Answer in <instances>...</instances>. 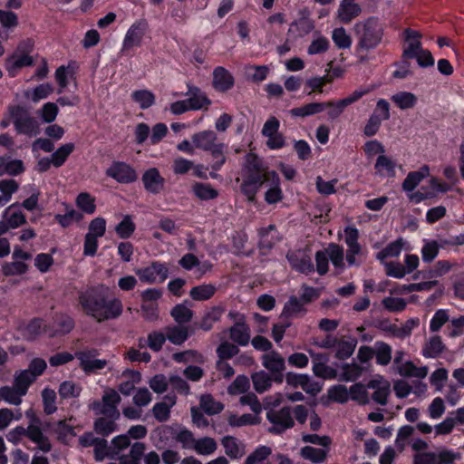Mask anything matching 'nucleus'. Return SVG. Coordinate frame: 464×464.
Here are the masks:
<instances>
[{
    "mask_svg": "<svg viewBox=\"0 0 464 464\" xmlns=\"http://www.w3.org/2000/svg\"><path fill=\"white\" fill-rule=\"evenodd\" d=\"M108 292L109 287L100 285L82 293L79 300L85 314L100 323L121 316L123 312L121 301L117 297L109 299Z\"/></svg>",
    "mask_w": 464,
    "mask_h": 464,
    "instance_id": "obj_1",
    "label": "nucleus"
},
{
    "mask_svg": "<svg viewBox=\"0 0 464 464\" xmlns=\"http://www.w3.org/2000/svg\"><path fill=\"white\" fill-rule=\"evenodd\" d=\"M269 170L263 160L253 153L246 156L242 168L243 182L241 190L249 201H254L261 186L267 180Z\"/></svg>",
    "mask_w": 464,
    "mask_h": 464,
    "instance_id": "obj_2",
    "label": "nucleus"
},
{
    "mask_svg": "<svg viewBox=\"0 0 464 464\" xmlns=\"http://www.w3.org/2000/svg\"><path fill=\"white\" fill-rule=\"evenodd\" d=\"M353 29L357 38L356 52L373 50L382 41L384 26L377 17L358 22Z\"/></svg>",
    "mask_w": 464,
    "mask_h": 464,
    "instance_id": "obj_3",
    "label": "nucleus"
},
{
    "mask_svg": "<svg viewBox=\"0 0 464 464\" xmlns=\"http://www.w3.org/2000/svg\"><path fill=\"white\" fill-rule=\"evenodd\" d=\"M33 46L32 40L22 41L14 53L6 58L5 67L11 77H14L21 68L33 65V57L26 53L32 50Z\"/></svg>",
    "mask_w": 464,
    "mask_h": 464,
    "instance_id": "obj_4",
    "label": "nucleus"
},
{
    "mask_svg": "<svg viewBox=\"0 0 464 464\" xmlns=\"http://www.w3.org/2000/svg\"><path fill=\"white\" fill-rule=\"evenodd\" d=\"M8 111L18 133L29 137L36 136L40 133L38 122L23 107L19 105L11 106Z\"/></svg>",
    "mask_w": 464,
    "mask_h": 464,
    "instance_id": "obj_5",
    "label": "nucleus"
},
{
    "mask_svg": "<svg viewBox=\"0 0 464 464\" xmlns=\"http://www.w3.org/2000/svg\"><path fill=\"white\" fill-rule=\"evenodd\" d=\"M121 401L119 393L113 389L104 391L102 401H94L89 408L97 415H105L114 419L120 418V411L118 405Z\"/></svg>",
    "mask_w": 464,
    "mask_h": 464,
    "instance_id": "obj_6",
    "label": "nucleus"
},
{
    "mask_svg": "<svg viewBox=\"0 0 464 464\" xmlns=\"http://www.w3.org/2000/svg\"><path fill=\"white\" fill-rule=\"evenodd\" d=\"M139 279L147 284L163 283L169 275V267L166 263L151 262L149 266L135 270Z\"/></svg>",
    "mask_w": 464,
    "mask_h": 464,
    "instance_id": "obj_7",
    "label": "nucleus"
},
{
    "mask_svg": "<svg viewBox=\"0 0 464 464\" xmlns=\"http://www.w3.org/2000/svg\"><path fill=\"white\" fill-rule=\"evenodd\" d=\"M191 139L197 150L210 152V154H220L221 150L226 149V145L218 141L217 133L211 130L198 131L191 136Z\"/></svg>",
    "mask_w": 464,
    "mask_h": 464,
    "instance_id": "obj_8",
    "label": "nucleus"
},
{
    "mask_svg": "<svg viewBox=\"0 0 464 464\" xmlns=\"http://www.w3.org/2000/svg\"><path fill=\"white\" fill-rule=\"evenodd\" d=\"M266 419L272 424L270 431L276 434L284 432L295 424L292 410L289 407H283L278 410L270 409L266 412Z\"/></svg>",
    "mask_w": 464,
    "mask_h": 464,
    "instance_id": "obj_9",
    "label": "nucleus"
},
{
    "mask_svg": "<svg viewBox=\"0 0 464 464\" xmlns=\"http://www.w3.org/2000/svg\"><path fill=\"white\" fill-rule=\"evenodd\" d=\"M148 23L144 19L134 22L125 34L121 51H130L134 47H140L148 31Z\"/></svg>",
    "mask_w": 464,
    "mask_h": 464,
    "instance_id": "obj_10",
    "label": "nucleus"
},
{
    "mask_svg": "<svg viewBox=\"0 0 464 464\" xmlns=\"http://www.w3.org/2000/svg\"><path fill=\"white\" fill-rule=\"evenodd\" d=\"M344 242L347 246L346 262L350 266H360V262L356 260V256L362 253V246L359 244V230L348 226L344 228Z\"/></svg>",
    "mask_w": 464,
    "mask_h": 464,
    "instance_id": "obj_11",
    "label": "nucleus"
},
{
    "mask_svg": "<svg viewBox=\"0 0 464 464\" xmlns=\"http://www.w3.org/2000/svg\"><path fill=\"white\" fill-rule=\"evenodd\" d=\"M106 175L122 184L132 183L137 179L136 170L123 161H113L106 169Z\"/></svg>",
    "mask_w": 464,
    "mask_h": 464,
    "instance_id": "obj_12",
    "label": "nucleus"
},
{
    "mask_svg": "<svg viewBox=\"0 0 464 464\" xmlns=\"http://www.w3.org/2000/svg\"><path fill=\"white\" fill-rule=\"evenodd\" d=\"M261 361L262 365L275 376V382L281 383L283 381V372L285 369L284 357L276 351H270L261 356Z\"/></svg>",
    "mask_w": 464,
    "mask_h": 464,
    "instance_id": "obj_13",
    "label": "nucleus"
},
{
    "mask_svg": "<svg viewBox=\"0 0 464 464\" xmlns=\"http://www.w3.org/2000/svg\"><path fill=\"white\" fill-rule=\"evenodd\" d=\"M99 354L95 349H87L76 353L75 356L80 361V365L85 372H95L102 370L106 364V360L97 359Z\"/></svg>",
    "mask_w": 464,
    "mask_h": 464,
    "instance_id": "obj_14",
    "label": "nucleus"
},
{
    "mask_svg": "<svg viewBox=\"0 0 464 464\" xmlns=\"http://www.w3.org/2000/svg\"><path fill=\"white\" fill-rule=\"evenodd\" d=\"M286 257L292 268L300 273L308 275L314 270L311 257L303 250L291 251Z\"/></svg>",
    "mask_w": 464,
    "mask_h": 464,
    "instance_id": "obj_15",
    "label": "nucleus"
},
{
    "mask_svg": "<svg viewBox=\"0 0 464 464\" xmlns=\"http://www.w3.org/2000/svg\"><path fill=\"white\" fill-rule=\"evenodd\" d=\"M146 191L151 194L160 193L165 185V179L160 175L157 168H150L141 177Z\"/></svg>",
    "mask_w": 464,
    "mask_h": 464,
    "instance_id": "obj_16",
    "label": "nucleus"
},
{
    "mask_svg": "<svg viewBox=\"0 0 464 464\" xmlns=\"http://www.w3.org/2000/svg\"><path fill=\"white\" fill-rule=\"evenodd\" d=\"M367 387L374 390L372 399L375 402L381 405L387 404V398L390 394L391 385L386 379L378 375L368 382Z\"/></svg>",
    "mask_w": 464,
    "mask_h": 464,
    "instance_id": "obj_17",
    "label": "nucleus"
},
{
    "mask_svg": "<svg viewBox=\"0 0 464 464\" xmlns=\"http://www.w3.org/2000/svg\"><path fill=\"white\" fill-rule=\"evenodd\" d=\"M235 83L231 72L223 66H218L213 71V87L215 90L225 92L230 90Z\"/></svg>",
    "mask_w": 464,
    "mask_h": 464,
    "instance_id": "obj_18",
    "label": "nucleus"
},
{
    "mask_svg": "<svg viewBox=\"0 0 464 464\" xmlns=\"http://www.w3.org/2000/svg\"><path fill=\"white\" fill-rule=\"evenodd\" d=\"M269 188L265 193V200L267 204H276L283 199V191L280 187V179L278 174L271 170L269 172L267 180L265 182Z\"/></svg>",
    "mask_w": 464,
    "mask_h": 464,
    "instance_id": "obj_19",
    "label": "nucleus"
},
{
    "mask_svg": "<svg viewBox=\"0 0 464 464\" xmlns=\"http://www.w3.org/2000/svg\"><path fill=\"white\" fill-rule=\"evenodd\" d=\"M362 9L355 0H342L337 9V17L343 24H349L359 16Z\"/></svg>",
    "mask_w": 464,
    "mask_h": 464,
    "instance_id": "obj_20",
    "label": "nucleus"
},
{
    "mask_svg": "<svg viewBox=\"0 0 464 464\" xmlns=\"http://www.w3.org/2000/svg\"><path fill=\"white\" fill-rule=\"evenodd\" d=\"M449 260H439L431 267L418 272L423 279L433 280L447 275L454 266Z\"/></svg>",
    "mask_w": 464,
    "mask_h": 464,
    "instance_id": "obj_21",
    "label": "nucleus"
},
{
    "mask_svg": "<svg viewBox=\"0 0 464 464\" xmlns=\"http://www.w3.org/2000/svg\"><path fill=\"white\" fill-rule=\"evenodd\" d=\"M177 398L174 394H168L163 401L156 403L152 408L155 419L160 422L167 421L170 415V409L176 404Z\"/></svg>",
    "mask_w": 464,
    "mask_h": 464,
    "instance_id": "obj_22",
    "label": "nucleus"
},
{
    "mask_svg": "<svg viewBox=\"0 0 464 464\" xmlns=\"http://www.w3.org/2000/svg\"><path fill=\"white\" fill-rule=\"evenodd\" d=\"M25 436L38 446L43 452H49L52 449L51 443L46 436L44 435L39 426L31 423L25 428Z\"/></svg>",
    "mask_w": 464,
    "mask_h": 464,
    "instance_id": "obj_23",
    "label": "nucleus"
},
{
    "mask_svg": "<svg viewBox=\"0 0 464 464\" xmlns=\"http://www.w3.org/2000/svg\"><path fill=\"white\" fill-rule=\"evenodd\" d=\"M357 343V339L351 335L338 338L334 349L335 357L339 360L348 359L353 355Z\"/></svg>",
    "mask_w": 464,
    "mask_h": 464,
    "instance_id": "obj_24",
    "label": "nucleus"
},
{
    "mask_svg": "<svg viewBox=\"0 0 464 464\" xmlns=\"http://www.w3.org/2000/svg\"><path fill=\"white\" fill-rule=\"evenodd\" d=\"M305 304L295 295L289 297L288 301L285 304L281 316L286 318L302 317L306 314Z\"/></svg>",
    "mask_w": 464,
    "mask_h": 464,
    "instance_id": "obj_25",
    "label": "nucleus"
},
{
    "mask_svg": "<svg viewBox=\"0 0 464 464\" xmlns=\"http://www.w3.org/2000/svg\"><path fill=\"white\" fill-rule=\"evenodd\" d=\"M187 95L188 106L193 111L200 110L211 103L206 93L196 86H188Z\"/></svg>",
    "mask_w": 464,
    "mask_h": 464,
    "instance_id": "obj_26",
    "label": "nucleus"
},
{
    "mask_svg": "<svg viewBox=\"0 0 464 464\" xmlns=\"http://www.w3.org/2000/svg\"><path fill=\"white\" fill-rule=\"evenodd\" d=\"M259 246L263 253L270 250L280 239L275 225H269L266 227L261 228L259 230Z\"/></svg>",
    "mask_w": 464,
    "mask_h": 464,
    "instance_id": "obj_27",
    "label": "nucleus"
},
{
    "mask_svg": "<svg viewBox=\"0 0 464 464\" xmlns=\"http://www.w3.org/2000/svg\"><path fill=\"white\" fill-rule=\"evenodd\" d=\"M3 218L6 220L12 229L17 228L26 222V218L17 204H12L6 208L3 213Z\"/></svg>",
    "mask_w": 464,
    "mask_h": 464,
    "instance_id": "obj_28",
    "label": "nucleus"
},
{
    "mask_svg": "<svg viewBox=\"0 0 464 464\" xmlns=\"http://www.w3.org/2000/svg\"><path fill=\"white\" fill-rule=\"evenodd\" d=\"M398 373L402 377L424 379L429 373L428 366H417L412 361H405Z\"/></svg>",
    "mask_w": 464,
    "mask_h": 464,
    "instance_id": "obj_29",
    "label": "nucleus"
},
{
    "mask_svg": "<svg viewBox=\"0 0 464 464\" xmlns=\"http://www.w3.org/2000/svg\"><path fill=\"white\" fill-rule=\"evenodd\" d=\"M329 447L314 448L312 446H305L300 450V455L303 459L316 464L324 462L327 459Z\"/></svg>",
    "mask_w": 464,
    "mask_h": 464,
    "instance_id": "obj_30",
    "label": "nucleus"
},
{
    "mask_svg": "<svg viewBox=\"0 0 464 464\" xmlns=\"http://www.w3.org/2000/svg\"><path fill=\"white\" fill-rule=\"evenodd\" d=\"M226 454L231 459L241 458L245 454V445L235 437L227 436L222 440Z\"/></svg>",
    "mask_w": 464,
    "mask_h": 464,
    "instance_id": "obj_31",
    "label": "nucleus"
},
{
    "mask_svg": "<svg viewBox=\"0 0 464 464\" xmlns=\"http://www.w3.org/2000/svg\"><path fill=\"white\" fill-rule=\"evenodd\" d=\"M324 250L327 253L328 258L332 262L334 268L338 272L343 271L345 268V264L343 246L334 243H331Z\"/></svg>",
    "mask_w": 464,
    "mask_h": 464,
    "instance_id": "obj_32",
    "label": "nucleus"
},
{
    "mask_svg": "<svg viewBox=\"0 0 464 464\" xmlns=\"http://www.w3.org/2000/svg\"><path fill=\"white\" fill-rule=\"evenodd\" d=\"M24 171V164L20 160L11 157L0 158V177L4 175L15 176Z\"/></svg>",
    "mask_w": 464,
    "mask_h": 464,
    "instance_id": "obj_33",
    "label": "nucleus"
},
{
    "mask_svg": "<svg viewBox=\"0 0 464 464\" xmlns=\"http://www.w3.org/2000/svg\"><path fill=\"white\" fill-rule=\"evenodd\" d=\"M75 72V63H70L68 65H62L55 71V80L59 85L58 92L61 93L68 86L69 79L72 78Z\"/></svg>",
    "mask_w": 464,
    "mask_h": 464,
    "instance_id": "obj_34",
    "label": "nucleus"
},
{
    "mask_svg": "<svg viewBox=\"0 0 464 464\" xmlns=\"http://www.w3.org/2000/svg\"><path fill=\"white\" fill-rule=\"evenodd\" d=\"M254 389L258 393H263L272 387L275 376L270 375L265 371H259L251 376Z\"/></svg>",
    "mask_w": 464,
    "mask_h": 464,
    "instance_id": "obj_35",
    "label": "nucleus"
},
{
    "mask_svg": "<svg viewBox=\"0 0 464 464\" xmlns=\"http://www.w3.org/2000/svg\"><path fill=\"white\" fill-rule=\"evenodd\" d=\"M326 109V104L322 102H310L306 103L301 107L294 108L290 110V114L293 117H301L305 118L308 116H313L317 113L322 112Z\"/></svg>",
    "mask_w": 464,
    "mask_h": 464,
    "instance_id": "obj_36",
    "label": "nucleus"
},
{
    "mask_svg": "<svg viewBox=\"0 0 464 464\" xmlns=\"http://www.w3.org/2000/svg\"><path fill=\"white\" fill-rule=\"evenodd\" d=\"M374 356L377 364L387 366L392 359V346L382 341L376 342L374 343Z\"/></svg>",
    "mask_w": 464,
    "mask_h": 464,
    "instance_id": "obj_37",
    "label": "nucleus"
},
{
    "mask_svg": "<svg viewBox=\"0 0 464 464\" xmlns=\"http://www.w3.org/2000/svg\"><path fill=\"white\" fill-rule=\"evenodd\" d=\"M391 100L401 110L412 109L417 104V96L410 92H399L392 95Z\"/></svg>",
    "mask_w": 464,
    "mask_h": 464,
    "instance_id": "obj_38",
    "label": "nucleus"
},
{
    "mask_svg": "<svg viewBox=\"0 0 464 464\" xmlns=\"http://www.w3.org/2000/svg\"><path fill=\"white\" fill-rule=\"evenodd\" d=\"M444 350V344L440 336L430 337L423 345L421 354L425 358H436Z\"/></svg>",
    "mask_w": 464,
    "mask_h": 464,
    "instance_id": "obj_39",
    "label": "nucleus"
},
{
    "mask_svg": "<svg viewBox=\"0 0 464 464\" xmlns=\"http://www.w3.org/2000/svg\"><path fill=\"white\" fill-rule=\"evenodd\" d=\"M395 167V161L392 159L382 154L377 158L374 169L380 176L394 177Z\"/></svg>",
    "mask_w": 464,
    "mask_h": 464,
    "instance_id": "obj_40",
    "label": "nucleus"
},
{
    "mask_svg": "<svg viewBox=\"0 0 464 464\" xmlns=\"http://www.w3.org/2000/svg\"><path fill=\"white\" fill-rule=\"evenodd\" d=\"M117 420L118 419L103 415L102 417H100L95 420L94 430L98 434L102 436H109L110 434L117 430Z\"/></svg>",
    "mask_w": 464,
    "mask_h": 464,
    "instance_id": "obj_41",
    "label": "nucleus"
},
{
    "mask_svg": "<svg viewBox=\"0 0 464 464\" xmlns=\"http://www.w3.org/2000/svg\"><path fill=\"white\" fill-rule=\"evenodd\" d=\"M429 172L428 166H423L419 171L410 172L402 183V188L405 191H412L429 175Z\"/></svg>",
    "mask_w": 464,
    "mask_h": 464,
    "instance_id": "obj_42",
    "label": "nucleus"
},
{
    "mask_svg": "<svg viewBox=\"0 0 464 464\" xmlns=\"http://www.w3.org/2000/svg\"><path fill=\"white\" fill-rule=\"evenodd\" d=\"M332 40L340 50L350 49L353 44L352 36L343 26L334 28L331 34Z\"/></svg>",
    "mask_w": 464,
    "mask_h": 464,
    "instance_id": "obj_43",
    "label": "nucleus"
},
{
    "mask_svg": "<svg viewBox=\"0 0 464 464\" xmlns=\"http://www.w3.org/2000/svg\"><path fill=\"white\" fill-rule=\"evenodd\" d=\"M217 286L212 284H203L190 289L189 295L195 301H206L216 293Z\"/></svg>",
    "mask_w": 464,
    "mask_h": 464,
    "instance_id": "obj_44",
    "label": "nucleus"
},
{
    "mask_svg": "<svg viewBox=\"0 0 464 464\" xmlns=\"http://www.w3.org/2000/svg\"><path fill=\"white\" fill-rule=\"evenodd\" d=\"M364 368L356 362L343 363L341 366L340 379L344 382H354L358 380Z\"/></svg>",
    "mask_w": 464,
    "mask_h": 464,
    "instance_id": "obj_45",
    "label": "nucleus"
},
{
    "mask_svg": "<svg viewBox=\"0 0 464 464\" xmlns=\"http://www.w3.org/2000/svg\"><path fill=\"white\" fill-rule=\"evenodd\" d=\"M230 337L238 345L245 346L250 340L249 328L241 323H237L230 328Z\"/></svg>",
    "mask_w": 464,
    "mask_h": 464,
    "instance_id": "obj_46",
    "label": "nucleus"
},
{
    "mask_svg": "<svg viewBox=\"0 0 464 464\" xmlns=\"http://www.w3.org/2000/svg\"><path fill=\"white\" fill-rule=\"evenodd\" d=\"M405 244L406 242L401 237L391 242L382 251H380L377 254V259H379L380 261H383L388 257L398 256L401 254V250L403 249Z\"/></svg>",
    "mask_w": 464,
    "mask_h": 464,
    "instance_id": "obj_47",
    "label": "nucleus"
},
{
    "mask_svg": "<svg viewBox=\"0 0 464 464\" xmlns=\"http://www.w3.org/2000/svg\"><path fill=\"white\" fill-rule=\"evenodd\" d=\"M34 375L25 370L16 372L14 375L13 385L22 392L23 395L27 393L30 385L34 382Z\"/></svg>",
    "mask_w": 464,
    "mask_h": 464,
    "instance_id": "obj_48",
    "label": "nucleus"
},
{
    "mask_svg": "<svg viewBox=\"0 0 464 464\" xmlns=\"http://www.w3.org/2000/svg\"><path fill=\"white\" fill-rule=\"evenodd\" d=\"M192 450L198 455H211L217 450V442L210 437L196 439Z\"/></svg>",
    "mask_w": 464,
    "mask_h": 464,
    "instance_id": "obj_49",
    "label": "nucleus"
},
{
    "mask_svg": "<svg viewBox=\"0 0 464 464\" xmlns=\"http://www.w3.org/2000/svg\"><path fill=\"white\" fill-rule=\"evenodd\" d=\"M166 338L174 344L183 343L188 337V329L181 325H173L166 328Z\"/></svg>",
    "mask_w": 464,
    "mask_h": 464,
    "instance_id": "obj_50",
    "label": "nucleus"
},
{
    "mask_svg": "<svg viewBox=\"0 0 464 464\" xmlns=\"http://www.w3.org/2000/svg\"><path fill=\"white\" fill-rule=\"evenodd\" d=\"M329 47V40L325 36L317 33L314 34L313 41L307 48V53L309 55L324 53L328 51Z\"/></svg>",
    "mask_w": 464,
    "mask_h": 464,
    "instance_id": "obj_51",
    "label": "nucleus"
},
{
    "mask_svg": "<svg viewBox=\"0 0 464 464\" xmlns=\"http://www.w3.org/2000/svg\"><path fill=\"white\" fill-rule=\"evenodd\" d=\"M24 395L22 394L14 385L3 386L0 388V400L12 405H20L22 398Z\"/></svg>",
    "mask_w": 464,
    "mask_h": 464,
    "instance_id": "obj_52",
    "label": "nucleus"
},
{
    "mask_svg": "<svg viewBox=\"0 0 464 464\" xmlns=\"http://www.w3.org/2000/svg\"><path fill=\"white\" fill-rule=\"evenodd\" d=\"M73 150L74 144L71 142L60 146L51 155L53 159V166H54L55 168H60L61 166H63L65 163L67 158L73 151Z\"/></svg>",
    "mask_w": 464,
    "mask_h": 464,
    "instance_id": "obj_53",
    "label": "nucleus"
},
{
    "mask_svg": "<svg viewBox=\"0 0 464 464\" xmlns=\"http://www.w3.org/2000/svg\"><path fill=\"white\" fill-rule=\"evenodd\" d=\"M440 245L435 240H423L420 250L421 258L424 263H431L439 255Z\"/></svg>",
    "mask_w": 464,
    "mask_h": 464,
    "instance_id": "obj_54",
    "label": "nucleus"
},
{
    "mask_svg": "<svg viewBox=\"0 0 464 464\" xmlns=\"http://www.w3.org/2000/svg\"><path fill=\"white\" fill-rule=\"evenodd\" d=\"M314 29V23L313 20L303 17L292 23L289 28V33L295 32L298 37H304Z\"/></svg>",
    "mask_w": 464,
    "mask_h": 464,
    "instance_id": "obj_55",
    "label": "nucleus"
},
{
    "mask_svg": "<svg viewBox=\"0 0 464 464\" xmlns=\"http://www.w3.org/2000/svg\"><path fill=\"white\" fill-rule=\"evenodd\" d=\"M76 206L84 213L92 215L96 211L95 198L87 192L80 193L75 199Z\"/></svg>",
    "mask_w": 464,
    "mask_h": 464,
    "instance_id": "obj_56",
    "label": "nucleus"
},
{
    "mask_svg": "<svg viewBox=\"0 0 464 464\" xmlns=\"http://www.w3.org/2000/svg\"><path fill=\"white\" fill-rule=\"evenodd\" d=\"M81 392V385L72 381L63 382L58 389L60 397L64 400L77 398L80 396Z\"/></svg>",
    "mask_w": 464,
    "mask_h": 464,
    "instance_id": "obj_57",
    "label": "nucleus"
},
{
    "mask_svg": "<svg viewBox=\"0 0 464 464\" xmlns=\"http://www.w3.org/2000/svg\"><path fill=\"white\" fill-rule=\"evenodd\" d=\"M268 71L269 69L266 65L248 64L245 66L246 78L255 82H260L264 81L267 77Z\"/></svg>",
    "mask_w": 464,
    "mask_h": 464,
    "instance_id": "obj_58",
    "label": "nucleus"
},
{
    "mask_svg": "<svg viewBox=\"0 0 464 464\" xmlns=\"http://www.w3.org/2000/svg\"><path fill=\"white\" fill-rule=\"evenodd\" d=\"M223 313L224 308L221 306H214L209 309L201 321L200 328L204 331H209L213 327L214 323L220 320Z\"/></svg>",
    "mask_w": 464,
    "mask_h": 464,
    "instance_id": "obj_59",
    "label": "nucleus"
},
{
    "mask_svg": "<svg viewBox=\"0 0 464 464\" xmlns=\"http://www.w3.org/2000/svg\"><path fill=\"white\" fill-rule=\"evenodd\" d=\"M130 445L128 435L121 434L114 437L111 443V459H116L121 457V452Z\"/></svg>",
    "mask_w": 464,
    "mask_h": 464,
    "instance_id": "obj_60",
    "label": "nucleus"
},
{
    "mask_svg": "<svg viewBox=\"0 0 464 464\" xmlns=\"http://www.w3.org/2000/svg\"><path fill=\"white\" fill-rule=\"evenodd\" d=\"M200 408L208 415L219 413L223 410V404L216 401L210 394L200 397Z\"/></svg>",
    "mask_w": 464,
    "mask_h": 464,
    "instance_id": "obj_61",
    "label": "nucleus"
},
{
    "mask_svg": "<svg viewBox=\"0 0 464 464\" xmlns=\"http://www.w3.org/2000/svg\"><path fill=\"white\" fill-rule=\"evenodd\" d=\"M133 101L142 109H148L155 102V95L149 90H139L132 92Z\"/></svg>",
    "mask_w": 464,
    "mask_h": 464,
    "instance_id": "obj_62",
    "label": "nucleus"
},
{
    "mask_svg": "<svg viewBox=\"0 0 464 464\" xmlns=\"http://www.w3.org/2000/svg\"><path fill=\"white\" fill-rule=\"evenodd\" d=\"M146 447L142 442H135L130 446L128 455H121L125 464H140L142 456H144Z\"/></svg>",
    "mask_w": 464,
    "mask_h": 464,
    "instance_id": "obj_63",
    "label": "nucleus"
},
{
    "mask_svg": "<svg viewBox=\"0 0 464 464\" xmlns=\"http://www.w3.org/2000/svg\"><path fill=\"white\" fill-rule=\"evenodd\" d=\"M171 315L179 324H181L191 320L193 312L186 304H179L173 307Z\"/></svg>",
    "mask_w": 464,
    "mask_h": 464,
    "instance_id": "obj_64",
    "label": "nucleus"
}]
</instances>
